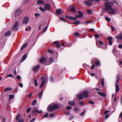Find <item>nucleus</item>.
I'll return each mask as SVG.
<instances>
[{
	"label": "nucleus",
	"instance_id": "50",
	"mask_svg": "<svg viewBox=\"0 0 122 122\" xmlns=\"http://www.w3.org/2000/svg\"><path fill=\"white\" fill-rule=\"evenodd\" d=\"M28 28H29V29H28V28H26L25 29V30L26 31H28L29 30H30L31 29V28L30 27V26H28Z\"/></svg>",
	"mask_w": 122,
	"mask_h": 122
},
{
	"label": "nucleus",
	"instance_id": "29",
	"mask_svg": "<svg viewBox=\"0 0 122 122\" xmlns=\"http://www.w3.org/2000/svg\"><path fill=\"white\" fill-rule=\"evenodd\" d=\"M113 54L116 56L117 57V56L116 55V53H117V51L115 49H113Z\"/></svg>",
	"mask_w": 122,
	"mask_h": 122
},
{
	"label": "nucleus",
	"instance_id": "44",
	"mask_svg": "<svg viewBox=\"0 0 122 122\" xmlns=\"http://www.w3.org/2000/svg\"><path fill=\"white\" fill-rule=\"evenodd\" d=\"M59 41H55L53 43V44L55 45H57L59 44Z\"/></svg>",
	"mask_w": 122,
	"mask_h": 122
},
{
	"label": "nucleus",
	"instance_id": "9",
	"mask_svg": "<svg viewBox=\"0 0 122 122\" xmlns=\"http://www.w3.org/2000/svg\"><path fill=\"white\" fill-rule=\"evenodd\" d=\"M40 67V65H38L36 66L33 67L32 69L34 72H36L39 69Z\"/></svg>",
	"mask_w": 122,
	"mask_h": 122
},
{
	"label": "nucleus",
	"instance_id": "12",
	"mask_svg": "<svg viewBox=\"0 0 122 122\" xmlns=\"http://www.w3.org/2000/svg\"><path fill=\"white\" fill-rule=\"evenodd\" d=\"M116 38L117 39H121L122 40V32L120 34H119L115 36Z\"/></svg>",
	"mask_w": 122,
	"mask_h": 122
},
{
	"label": "nucleus",
	"instance_id": "16",
	"mask_svg": "<svg viewBox=\"0 0 122 122\" xmlns=\"http://www.w3.org/2000/svg\"><path fill=\"white\" fill-rule=\"evenodd\" d=\"M66 18H69L70 20H76L77 19V18H76L72 16H70L69 17L67 15H66Z\"/></svg>",
	"mask_w": 122,
	"mask_h": 122
},
{
	"label": "nucleus",
	"instance_id": "48",
	"mask_svg": "<svg viewBox=\"0 0 122 122\" xmlns=\"http://www.w3.org/2000/svg\"><path fill=\"white\" fill-rule=\"evenodd\" d=\"M66 108L68 110H69L71 109V107L70 106H68L66 107Z\"/></svg>",
	"mask_w": 122,
	"mask_h": 122
},
{
	"label": "nucleus",
	"instance_id": "55",
	"mask_svg": "<svg viewBox=\"0 0 122 122\" xmlns=\"http://www.w3.org/2000/svg\"><path fill=\"white\" fill-rule=\"evenodd\" d=\"M98 42H99V44L100 45H101L102 46L103 45V43L102 41H99Z\"/></svg>",
	"mask_w": 122,
	"mask_h": 122
},
{
	"label": "nucleus",
	"instance_id": "13",
	"mask_svg": "<svg viewBox=\"0 0 122 122\" xmlns=\"http://www.w3.org/2000/svg\"><path fill=\"white\" fill-rule=\"evenodd\" d=\"M46 62H47V59L44 57H42L40 61V62L41 63H45Z\"/></svg>",
	"mask_w": 122,
	"mask_h": 122
},
{
	"label": "nucleus",
	"instance_id": "34",
	"mask_svg": "<svg viewBox=\"0 0 122 122\" xmlns=\"http://www.w3.org/2000/svg\"><path fill=\"white\" fill-rule=\"evenodd\" d=\"M86 112V111L85 110H84L83 112H82L81 114H80V115L82 117H83L84 115L85 114Z\"/></svg>",
	"mask_w": 122,
	"mask_h": 122
},
{
	"label": "nucleus",
	"instance_id": "37",
	"mask_svg": "<svg viewBox=\"0 0 122 122\" xmlns=\"http://www.w3.org/2000/svg\"><path fill=\"white\" fill-rule=\"evenodd\" d=\"M101 84L102 85V86H103L104 85V79L103 78H102L101 82Z\"/></svg>",
	"mask_w": 122,
	"mask_h": 122
},
{
	"label": "nucleus",
	"instance_id": "63",
	"mask_svg": "<svg viewBox=\"0 0 122 122\" xmlns=\"http://www.w3.org/2000/svg\"><path fill=\"white\" fill-rule=\"evenodd\" d=\"M60 19L61 20L63 21H64V22H66V21H65V20H64V19L63 18H62V17H60Z\"/></svg>",
	"mask_w": 122,
	"mask_h": 122
},
{
	"label": "nucleus",
	"instance_id": "19",
	"mask_svg": "<svg viewBox=\"0 0 122 122\" xmlns=\"http://www.w3.org/2000/svg\"><path fill=\"white\" fill-rule=\"evenodd\" d=\"M62 11V10L61 9H58L56 10V12L57 14L60 15Z\"/></svg>",
	"mask_w": 122,
	"mask_h": 122
},
{
	"label": "nucleus",
	"instance_id": "28",
	"mask_svg": "<svg viewBox=\"0 0 122 122\" xmlns=\"http://www.w3.org/2000/svg\"><path fill=\"white\" fill-rule=\"evenodd\" d=\"M27 57V56L26 54H24L22 56L21 61L22 62L24 61L26 58Z\"/></svg>",
	"mask_w": 122,
	"mask_h": 122
},
{
	"label": "nucleus",
	"instance_id": "59",
	"mask_svg": "<svg viewBox=\"0 0 122 122\" xmlns=\"http://www.w3.org/2000/svg\"><path fill=\"white\" fill-rule=\"evenodd\" d=\"M94 36L96 38H98L99 36V35L98 34H95L94 35Z\"/></svg>",
	"mask_w": 122,
	"mask_h": 122
},
{
	"label": "nucleus",
	"instance_id": "39",
	"mask_svg": "<svg viewBox=\"0 0 122 122\" xmlns=\"http://www.w3.org/2000/svg\"><path fill=\"white\" fill-rule=\"evenodd\" d=\"M14 97V96L13 95H10L9 97V100H10L11 99L13 98Z\"/></svg>",
	"mask_w": 122,
	"mask_h": 122
},
{
	"label": "nucleus",
	"instance_id": "25",
	"mask_svg": "<svg viewBox=\"0 0 122 122\" xmlns=\"http://www.w3.org/2000/svg\"><path fill=\"white\" fill-rule=\"evenodd\" d=\"M80 24V21L78 20H77L74 21L73 23V24L74 25H79Z\"/></svg>",
	"mask_w": 122,
	"mask_h": 122
},
{
	"label": "nucleus",
	"instance_id": "57",
	"mask_svg": "<svg viewBox=\"0 0 122 122\" xmlns=\"http://www.w3.org/2000/svg\"><path fill=\"white\" fill-rule=\"evenodd\" d=\"M70 113V111H68L67 112H65V114L68 115H69Z\"/></svg>",
	"mask_w": 122,
	"mask_h": 122
},
{
	"label": "nucleus",
	"instance_id": "31",
	"mask_svg": "<svg viewBox=\"0 0 122 122\" xmlns=\"http://www.w3.org/2000/svg\"><path fill=\"white\" fill-rule=\"evenodd\" d=\"M37 103V100H35L33 101L32 103V105L33 106H34Z\"/></svg>",
	"mask_w": 122,
	"mask_h": 122
},
{
	"label": "nucleus",
	"instance_id": "14",
	"mask_svg": "<svg viewBox=\"0 0 122 122\" xmlns=\"http://www.w3.org/2000/svg\"><path fill=\"white\" fill-rule=\"evenodd\" d=\"M68 104L69 105L72 106H74L75 104V102L73 101H69L68 102Z\"/></svg>",
	"mask_w": 122,
	"mask_h": 122
},
{
	"label": "nucleus",
	"instance_id": "41",
	"mask_svg": "<svg viewBox=\"0 0 122 122\" xmlns=\"http://www.w3.org/2000/svg\"><path fill=\"white\" fill-rule=\"evenodd\" d=\"M78 13H79V16L81 17L83 15V14L80 11H79Z\"/></svg>",
	"mask_w": 122,
	"mask_h": 122
},
{
	"label": "nucleus",
	"instance_id": "30",
	"mask_svg": "<svg viewBox=\"0 0 122 122\" xmlns=\"http://www.w3.org/2000/svg\"><path fill=\"white\" fill-rule=\"evenodd\" d=\"M12 90V88L10 87H8L6 88L4 90V92Z\"/></svg>",
	"mask_w": 122,
	"mask_h": 122
},
{
	"label": "nucleus",
	"instance_id": "61",
	"mask_svg": "<svg viewBox=\"0 0 122 122\" xmlns=\"http://www.w3.org/2000/svg\"><path fill=\"white\" fill-rule=\"evenodd\" d=\"M24 120L23 119H21L19 120L18 122H24Z\"/></svg>",
	"mask_w": 122,
	"mask_h": 122
},
{
	"label": "nucleus",
	"instance_id": "17",
	"mask_svg": "<svg viewBox=\"0 0 122 122\" xmlns=\"http://www.w3.org/2000/svg\"><path fill=\"white\" fill-rule=\"evenodd\" d=\"M97 93L99 95L104 97H106V94L100 92H98Z\"/></svg>",
	"mask_w": 122,
	"mask_h": 122
},
{
	"label": "nucleus",
	"instance_id": "27",
	"mask_svg": "<svg viewBox=\"0 0 122 122\" xmlns=\"http://www.w3.org/2000/svg\"><path fill=\"white\" fill-rule=\"evenodd\" d=\"M47 77L46 76H45L42 77L41 78V80L43 81H44L45 82L46 80H47Z\"/></svg>",
	"mask_w": 122,
	"mask_h": 122
},
{
	"label": "nucleus",
	"instance_id": "46",
	"mask_svg": "<svg viewBox=\"0 0 122 122\" xmlns=\"http://www.w3.org/2000/svg\"><path fill=\"white\" fill-rule=\"evenodd\" d=\"M48 27V26L47 25H46L45 27V29L43 31V33H44L47 30V28Z\"/></svg>",
	"mask_w": 122,
	"mask_h": 122
},
{
	"label": "nucleus",
	"instance_id": "8",
	"mask_svg": "<svg viewBox=\"0 0 122 122\" xmlns=\"http://www.w3.org/2000/svg\"><path fill=\"white\" fill-rule=\"evenodd\" d=\"M29 20V18L27 17H25L24 18L22 23L23 24H26L28 22Z\"/></svg>",
	"mask_w": 122,
	"mask_h": 122
},
{
	"label": "nucleus",
	"instance_id": "15",
	"mask_svg": "<svg viewBox=\"0 0 122 122\" xmlns=\"http://www.w3.org/2000/svg\"><path fill=\"white\" fill-rule=\"evenodd\" d=\"M84 3L86 5L89 6H92V3L87 1H84Z\"/></svg>",
	"mask_w": 122,
	"mask_h": 122
},
{
	"label": "nucleus",
	"instance_id": "22",
	"mask_svg": "<svg viewBox=\"0 0 122 122\" xmlns=\"http://www.w3.org/2000/svg\"><path fill=\"white\" fill-rule=\"evenodd\" d=\"M11 34V32L10 31H8L5 34V36H6L9 37L10 36Z\"/></svg>",
	"mask_w": 122,
	"mask_h": 122
},
{
	"label": "nucleus",
	"instance_id": "36",
	"mask_svg": "<svg viewBox=\"0 0 122 122\" xmlns=\"http://www.w3.org/2000/svg\"><path fill=\"white\" fill-rule=\"evenodd\" d=\"M39 9L40 10L43 12H44L45 11V10L43 7H40Z\"/></svg>",
	"mask_w": 122,
	"mask_h": 122
},
{
	"label": "nucleus",
	"instance_id": "49",
	"mask_svg": "<svg viewBox=\"0 0 122 122\" xmlns=\"http://www.w3.org/2000/svg\"><path fill=\"white\" fill-rule=\"evenodd\" d=\"M40 15V14L37 13H36L35 14V16L36 17H37Z\"/></svg>",
	"mask_w": 122,
	"mask_h": 122
},
{
	"label": "nucleus",
	"instance_id": "43",
	"mask_svg": "<svg viewBox=\"0 0 122 122\" xmlns=\"http://www.w3.org/2000/svg\"><path fill=\"white\" fill-rule=\"evenodd\" d=\"M71 11L73 12H74L75 11V8L73 7H72L71 8Z\"/></svg>",
	"mask_w": 122,
	"mask_h": 122
},
{
	"label": "nucleus",
	"instance_id": "62",
	"mask_svg": "<svg viewBox=\"0 0 122 122\" xmlns=\"http://www.w3.org/2000/svg\"><path fill=\"white\" fill-rule=\"evenodd\" d=\"M30 108H28L26 110V112L28 113L29 112H30Z\"/></svg>",
	"mask_w": 122,
	"mask_h": 122
},
{
	"label": "nucleus",
	"instance_id": "3",
	"mask_svg": "<svg viewBox=\"0 0 122 122\" xmlns=\"http://www.w3.org/2000/svg\"><path fill=\"white\" fill-rule=\"evenodd\" d=\"M105 7V10H109L112 8V7L110 5V3L108 2H105L104 4Z\"/></svg>",
	"mask_w": 122,
	"mask_h": 122
},
{
	"label": "nucleus",
	"instance_id": "18",
	"mask_svg": "<svg viewBox=\"0 0 122 122\" xmlns=\"http://www.w3.org/2000/svg\"><path fill=\"white\" fill-rule=\"evenodd\" d=\"M107 39L108 41L109 45H112V38L111 37H109Z\"/></svg>",
	"mask_w": 122,
	"mask_h": 122
},
{
	"label": "nucleus",
	"instance_id": "60",
	"mask_svg": "<svg viewBox=\"0 0 122 122\" xmlns=\"http://www.w3.org/2000/svg\"><path fill=\"white\" fill-rule=\"evenodd\" d=\"M19 86L21 88L23 87V85L21 83H19Z\"/></svg>",
	"mask_w": 122,
	"mask_h": 122
},
{
	"label": "nucleus",
	"instance_id": "5",
	"mask_svg": "<svg viewBox=\"0 0 122 122\" xmlns=\"http://www.w3.org/2000/svg\"><path fill=\"white\" fill-rule=\"evenodd\" d=\"M107 12L109 14L112 15H115L117 13L116 10L114 9H112V8L110 9Z\"/></svg>",
	"mask_w": 122,
	"mask_h": 122
},
{
	"label": "nucleus",
	"instance_id": "64",
	"mask_svg": "<svg viewBox=\"0 0 122 122\" xmlns=\"http://www.w3.org/2000/svg\"><path fill=\"white\" fill-rule=\"evenodd\" d=\"M36 118H34L32 119L30 122H33L35 120Z\"/></svg>",
	"mask_w": 122,
	"mask_h": 122
},
{
	"label": "nucleus",
	"instance_id": "42",
	"mask_svg": "<svg viewBox=\"0 0 122 122\" xmlns=\"http://www.w3.org/2000/svg\"><path fill=\"white\" fill-rule=\"evenodd\" d=\"M87 12L90 15H91L92 14V12L91 10H87Z\"/></svg>",
	"mask_w": 122,
	"mask_h": 122
},
{
	"label": "nucleus",
	"instance_id": "54",
	"mask_svg": "<svg viewBox=\"0 0 122 122\" xmlns=\"http://www.w3.org/2000/svg\"><path fill=\"white\" fill-rule=\"evenodd\" d=\"M121 118V119L122 120V112L120 114L119 116V118Z\"/></svg>",
	"mask_w": 122,
	"mask_h": 122
},
{
	"label": "nucleus",
	"instance_id": "26",
	"mask_svg": "<svg viewBox=\"0 0 122 122\" xmlns=\"http://www.w3.org/2000/svg\"><path fill=\"white\" fill-rule=\"evenodd\" d=\"M21 115L20 114H19L17 115L15 118V119L17 121L19 120L20 118L21 117Z\"/></svg>",
	"mask_w": 122,
	"mask_h": 122
},
{
	"label": "nucleus",
	"instance_id": "11",
	"mask_svg": "<svg viewBox=\"0 0 122 122\" xmlns=\"http://www.w3.org/2000/svg\"><path fill=\"white\" fill-rule=\"evenodd\" d=\"M77 96H78V99L80 100H82L84 98L83 94L81 93L77 94Z\"/></svg>",
	"mask_w": 122,
	"mask_h": 122
},
{
	"label": "nucleus",
	"instance_id": "21",
	"mask_svg": "<svg viewBox=\"0 0 122 122\" xmlns=\"http://www.w3.org/2000/svg\"><path fill=\"white\" fill-rule=\"evenodd\" d=\"M43 91H42L39 93L38 95L39 98H42L43 95Z\"/></svg>",
	"mask_w": 122,
	"mask_h": 122
},
{
	"label": "nucleus",
	"instance_id": "53",
	"mask_svg": "<svg viewBox=\"0 0 122 122\" xmlns=\"http://www.w3.org/2000/svg\"><path fill=\"white\" fill-rule=\"evenodd\" d=\"M78 108L77 107H75L74 108V110L75 112H78Z\"/></svg>",
	"mask_w": 122,
	"mask_h": 122
},
{
	"label": "nucleus",
	"instance_id": "4",
	"mask_svg": "<svg viewBox=\"0 0 122 122\" xmlns=\"http://www.w3.org/2000/svg\"><path fill=\"white\" fill-rule=\"evenodd\" d=\"M23 12L22 10L21 9H17L15 11V16L16 17L21 14Z\"/></svg>",
	"mask_w": 122,
	"mask_h": 122
},
{
	"label": "nucleus",
	"instance_id": "10",
	"mask_svg": "<svg viewBox=\"0 0 122 122\" xmlns=\"http://www.w3.org/2000/svg\"><path fill=\"white\" fill-rule=\"evenodd\" d=\"M82 94L84 98H86L88 97L89 95L88 92L86 91L84 92Z\"/></svg>",
	"mask_w": 122,
	"mask_h": 122
},
{
	"label": "nucleus",
	"instance_id": "58",
	"mask_svg": "<svg viewBox=\"0 0 122 122\" xmlns=\"http://www.w3.org/2000/svg\"><path fill=\"white\" fill-rule=\"evenodd\" d=\"M48 113H47L46 114H45L44 115V117H47L48 116Z\"/></svg>",
	"mask_w": 122,
	"mask_h": 122
},
{
	"label": "nucleus",
	"instance_id": "20",
	"mask_svg": "<svg viewBox=\"0 0 122 122\" xmlns=\"http://www.w3.org/2000/svg\"><path fill=\"white\" fill-rule=\"evenodd\" d=\"M45 8L46 10H49L50 8V5L49 4H46L45 5Z\"/></svg>",
	"mask_w": 122,
	"mask_h": 122
},
{
	"label": "nucleus",
	"instance_id": "1",
	"mask_svg": "<svg viewBox=\"0 0 122 122\" xmlns=\"http://www.w3.org/2000/svg\"><path fill=\"white\" fill-rule=\"evenodd\" d=\"M58 107L59 106L57 104H51L49 106L48 108L49 111H54L55 109H57Z\"/></svg>",
	"mask_w": 122,
	"mask_h": 122
},
{
	"label": "nucleus",
	"instance_id": "51",
	"mask_svg": "<svg viewBox=\"0 0 122 122\" xmlns=\"http://www.w3.org/2000/svg\"><path fill=\"white\" fill-rule=\"evenodd\" d=\"M48 52L49 53H51V54H53V51L50 50H48Z\"/></svg>",
	"mask_w": 122,
	"mask_h": 122
},
{
	"label": "nucleus",
	"instance_id": "35",
	"mask_svg": "<svg viewBox=\"0 0 122 122\" xmlns=\"http://www.w3.org/2000/svg\"><path fill=\"white\" fill-rule=\"evenodd\" d=\"M95 64L97 66H99L100 65V62L99 61H98L95 62Z\"/></svg>",
	"mask_w": 122,
	"mask_h": 122
},
{
	"label": "nucleus",
	"instance_id": "32",
	"mask_svg": "<svg viewBox=\"0 0 122 122\" xmlns=\"http://www.w3.org/2000/svg\"><path fill=\"white\" fill-rule=\"evenodd\" d=\"M38 112V110L36 109H34V110H33L32 112V114L34 115V114L35 112Z\"/></svg>",
	"mask_w": 122,
	"mask_h": 122
},
{
	"label": "nucleus",
	"instance_id": "33",
	"mask_svg": "<svg viewBox=\"0 0 122 122\" xmlns=\"http://www.w3.org/2000/svg\"><path fill=\"white\" fill-rule=\"evenodd\" d=\"M45 82L44 81H42V82H41V84L40 86V87L41 88H42V87L43 86H44V85L45 84Z\"/></svg>",
	"mask_w": 122,
	"mask_h": 122
},
{
	"label": "nucleus",
	"instance_id": "2",
	"mask_svg": "<svg viewBox=\"0 0 122 122\" xmlns=\"http://www.w3.org/2000/svg\"><path fill=\"white\" fill-rule=\"evenodd\" d=\"M117 79L116 83L115 84L116 86V93H117L119 91V86L117 83L120 80L121 78V76L119 74H118L117 75V76L116 78Z\"/></svg>",
	"mask_w": 122,
	"mask_h": 122
},
{
	"label": "nucleus",
	"instance_id": "40",
	"mask_svg": "<svg viewBox=\"0 0 122 122\" xmlns=\"http://www.w3.org/2000/svg\"><path fill=\"white\" fill-rule=\"evenodd\" d=\"M34 84L35 86H38V83L36 79H34Z\"/></svg>",
	"mask_w": 122,
	"mask_h": 122
},
{
	"label": "nucleus",
	"instance_id": "24",
	"mask_svg": "<svg viewBox=\"0 0 122 122\" xmlns=\"http://www.w3.org/2000/svg\"><path fill=\"white\" fill-rule=\"evenodd\" d=\"M27 43L24 44L21 47L20 50H21L24 49L27 46Z\"/></svg>",
	"mask_w": 122,
	"mask_h": 122
},
{
	"label": "nucleus",
	"instance_id": "7",
	"mask_svg": "<svg viewBox=\"0 0 122 122\" xmlns=\"http://www.w3.org/2000/svg\"><path fill=\"white\" fill-rule=\"evenodd\" d=\"M53 58L50 57L49 58L48 60L47 61V62L45 64L46 65H50L53 62Z\"/></svg>",
	"mask_w": 122,
	"mask_h": 122
},
{
	"label": "nucleus",
	"instance_id": "6",
	"mask_svg": "<svg viewBox=\"0 0 122 122\" xmlns=\"http://www.w3.org/2000/svg\"><path fill=\"white\" fill-rule=\"evenodd\" d=\"M19 25V22L18 21H16L15 22L14 26L13 28V30H15V31H16L18 30V26Z\"/></svg>",
	"mask_w": 122,
	"mask_h": 122
},
{
	"label": "nucleus",
	"instance_id": "38",
	"mask_svg": "<svg viewBox=\"0 0 122 122\" xmlns=\"http://www.w3.org/2000/svg\"><path fill=\"white\" fill-rule=\"evenodd\" d=\"M105 18V19L107 21L109 22L111 20V19H110L108 17H106Z\"/></svg>",
	"mask_w": 122,
	"mask_h": 122
},
{
	"label": "nucleus",
	"instance_id": "23",
	"mask_svg": "<svg viewBox=\"0 0 122 122\" xmlns=\"http://www.w3.org/2000/svg\"><path fill=\"white\" fill-rule=\"evenodd\" d=\"M37 3L38 4H41L42 5H43L45 3L44 1L41 0H40L37 1Z\"/></svg>",
	"mask_w": 122,
	"mask_h": 122
},
{
	"label": "nucleus",
	"instance_id": "45",
	"mask_svg": "<svg viewBox=\"0 0 122 122\" xmlns=\"http://www.w3.org/2000/svg\"><path fill=\"white\" fill-rule=\"evenodd\" d=\"M12 77L13 78H14V76L12 75V74H9V75H8L7 76V77Z\"/></svg>",
	"mask_w": 122,
	"mask_h": 122
},
{
	"label": "nucleus",
	"instance_id": "56",
	"mask_svg": "<svg viewBox=\"0 0 122 122\" xmlns=\"http://www.w3.org/2000/svg\"><path fill=\"white\" fill-rule=\"evenodd\" d=\"M89 103L92 104H94V102L91 101H89Z\"/></svg>",
	"mask_w": 122,
	"mask_h": 122
},
{
	"label": "nucleus",
	"instance_id": "47",
	"mask_svg": "<svg viewBox=\"0 0 122 122\" xmlns=\"http://www.w3.org/2000/svg\"><path fill=\"white\" fill-rule=\"evenodd\" d=\"M79 103L80 105L81 106H82L84 105V103L82 101H80Z\"/></svg>",
	"mask_w": 122,
	"mask_h": 122
},
{
	"label": "nucleus",
	"instance_id": "52",
	"mask_svg": "<svg viewBox=\"0 0 122 122\" xmlns=\"http://www.w3.org/2000/svg\"><path fill=\"white\" fill-rule=\"evenodd\" d=\"M74 35L75 36H77L79 35V34L77 32H75L74 33Z\"/></svg>",
	"mask_w": 122,
	"mask_h": 122
}]
</instances>
